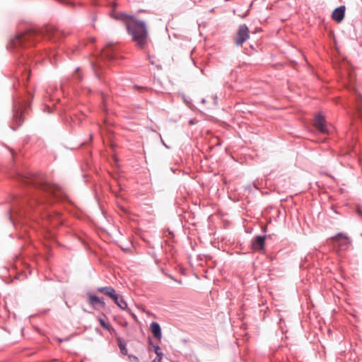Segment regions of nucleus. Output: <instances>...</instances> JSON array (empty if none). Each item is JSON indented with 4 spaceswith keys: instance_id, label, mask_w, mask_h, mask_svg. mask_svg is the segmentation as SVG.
I'll return each instance as SVG.
<instances>
[{
    "instance_id": "22",
    "label": "nucleus",
    "mask_w": 362,
    "mask_h": 362,
    "mask_svg": "<svg viewBox=\"0 0 362 362\" xmlns=\"http://www.w3.org/2000/svg\"><path fill=\"white\" fill-rule=\"evenodd\" d=\"M48 218L52 219V221H54V218H58L60 216V214L59 213L55 214L54 216L51 215V214H48L46 215Z\"/></svg>"
},
{
    "instance_id": "27",
    "label": "nucleus",
    "mask_w": 362,
    "mask_h": 362,
    "mask_svg": "<svg viewBox=\"0 0 362 362\" xmlns=\"http://www.w3.org/2000/svg\"><path fill=\"white\" fill-rule=\"evenodd\" d=\"M94 72H95V74L96 77L98 79H100V76L99 74L97 72V71L95 69H94Z\"/></svg>"
},
{
    "instance_id": "33",
    "label": "nucleus",
    "mask_w": 362,
    "mask_h": 362,
    "mask_svg": "<svg viewBox=\"0 0 362 362\" xmlns=\"http://www.w3.org/2000/svg\"><path fill=\"white\" fill-rule=\"evenodd\" d=\"M148 342L150 344H152V340L151 339H148Z\"/></svg>"
},
{
    "instance_id": "25",
    "label": "nucleus",
    "mask_w": 362,
    "mask_h": 362,
    "mask_svg": "<svg viewBox=\"0 0 362 362\" xmlns=\"http://www.w3.org/2000/svg\"><path fill=\"white\" fill-rule=\"evenodd\" d=\"M32 199L35 203H38L39 204H42V201H40L39 199L36 197V196H33Z\"/></svg>"
},
{
    "instance_id": "4",
    "label": "nucleus",
    "mask_w": 362,
    "mask_h": 362,
    "mask_svg": "<svg viewBox=\"0 0 362 362\" xmlns=\"http://www.w3.org/2000/svg\"><path fill=\"white\" fill-rule=\"evenodd\" d=\"M18 71L21 73V79H18V83H22L23 85L28 82L30 76V66L29 62L31 61L30 57L28 55L25 56L22 54L21 57L18 58Z\"/></svg>"
},
{
    "instance_id": "35",
    "label": "nucleus",
    "mask_w": 362,
    "mask_h": 362,
    "mask_svg": "<svg viewBox=\"0 0 362 362\" xmlns=\"http://www.w3.org/2000/svg\"><path fill=\"white\" fill-rule=\"evenodd\" d=\"M361 235H362V233H361Z\"/></svg>"
},
{
    "instance_id": "3",
    "label": "nucleus",
    "mask_w": 362,
    "mask_h": 362,
    "mask_svg": "<svg viewBox=\"0 0 362 362\" xmlns=\"http://www.w3.org/2000/svg\"><path fill=\"white\" fill-rule=\"evenodd\" d=\"M35 34L32 30L26 31L25 33L18 34L11 40L10 42L11 49L16 52V54L21 52V48L26 47V43L31 44V40L34 38Z\"/></svg>"
},
{
    "instance_id": "10",
    "label": "nucleus",
    "mask_w": 362,
    "mask_h": 362,
    "mask_svg": "<svg viewBox=\"0 0 362 362\" xmlns=\"http://www.w3.org/2000/svg\"><path fill=\"white\" fill-rule=\"evenodd\" d=\"M88 303L93 308L95 305H98V307L103 308L105 307V303L103 298H99L95 295L90 294L88 295Z\"/></svg>"
},
{
    "instance_id": "18",
    "label": "nucleus",
    "mask_w": 362,
    "mask_h": 362,
    "mask_svg": "<svg viewBox=\"0 0 362 362\" xmlns=\"http://www.w3.org/2000/svg\"><path fill=\"white\" fill-rule=\"evenodd\" d=\"M99 322H100V325L106 330H110V329H112V326L107 323L105 320L102 319V318H100L99 319Z\"/></svg>"
},
{
    "instance_id": "23",
    "label": "nucleus",
    "mask_w": 362,
    "mask_h": 362,
    "mask_svg": "<svg viewBox=\"0 0 362 362\" xmlns=\"http://www.w3.org/2000/svg\"><path fill=\"white\" fill-rule=\"evenodd\" d=\"M148 60H149V62L152 64V65H156L158 68H160V66H158L156 64V62L154 60V57H151V55H148Z\"/></svg>"
},
{
    "instance_id": "5",
    "label": "nucleus",
    "mask_w": 362,
    "mask_h": 362,
    "mask_svg": "<svg viewBox=\"0 0 362 362\" xmlns=\"http://www.w3.org/2000/svg\"><path fill=\"white\" fill-rule=\"evenodd\" d=\"M331 241L336 244L339 251H346L350 246L351 241L349 238L343 233H338L330 238Z\"/></svg>"
},
{
    "instance_id": "11",
    "label": "nucleus",
    "mask_w": 362,
    "mask_h": 362,
    "mask_svg": "<svg viewBox=\"0 0 362 362\" xmlns=\"http://www.w3.org/2000/svg\"><path fill=\"white\" fill-rule=\"evenodd\" d=\"M265 245V236L258 235L252 242V247L255 250H262Z\"/></svg>"
},
{
    "instance_id": "13",
    "label": "nucleus",
    "mask_w": 362,
    "mask_h": 362,
    "mask_svg": "<svg viewBox=\"0 0 362 362\" xmlns=\"http://www.w3.org/2000/svg\"><path fill=\"white\" fill-rule=\"evenodd\" d=\"M97 291L104 293L105 295L109 296L110 298H116V291L112 286L98 287L97 288Z\"/></svg>"
},
{
    "instance_id": "14",
    "label": "nucleus",
    "mask_w": 362,
    "mask_h": 362,
    "mask_svg": "<svg viewBox=\"0 0 362 362\" xmlns=\"http://www.w3.org/2000/svg\"><path fill=\"white\" fill-rule=\"evenodd\" d=\"M151 329L155 338L160 340L162 337L161 328L158 322H153L151 323Z\"/></svg>"
},
{
    "instance_id": "21",
    "label": "nucleus",
    "mask_w": 362,
    "mask_h": 362,
    "mask_svg": "<svg viewBox=\"0 0 362 362\" xmlns=\"http://www.w3.org/2000/svg\"><path fill=\"white\" fill-rule=\"evenodd\" d=\"M59 4L75 6V4L69 0H57Z\"/></svg>"
},
{
    "instance_id": "26",
    "label": "nucleus",
    "mask_w": 362,
    "mask_h": 362,
    "mask_svg": "<svg viewBox=\"0 0 362 362\" xmlns=\"http://www.w3.org/2000/svg\"><path fill=\"white\" fill-rule=\"evenodd\" d=\"M161 360H162V356H156V357L151 362H161Z\"/></svg>"
},
{
    "instance_id": "34",
    "label": "nucleus",
    "mask_w": 362,
    "mask_h": 362,
    "mask_svg": "<svg viewBox=\"0 0 362 362\" xmlns=\"http://www.w3.org/2000/svg\"><path fill=\"white\" fill-rule=\"evenodd\" d=\"M47 93L49 94V90H47Z\"/></svg>"
},
{
    "instance_id": "9",
    "label": "nucleus",
    "mask_w": 362,
    "mask_h": 362,
    "mask_svg": "<svg viewBox=\"0 0 362 362\" xmlns=\"http://www.w3.org/2000/svg\"><path fill=\"white\" fill-rule=\"evenodd\" d=\"M345 10V6H339L332 12V18L338 23L341 22L344 18Z\"/></svg>"
},
{
    "instance_id": "29",
    "label": "nucleus",
    "mask_w": 362,
    "mask_h": 362,
    "mask_svg": "<svg viewBox=\"0 0 362 362\" xmlns=\"http://www.w3.org/2000/svg\"><path fill=\"white\" fill-rule=\"evenodd\" d=\"M217 100H218L217 96H215L214 98V105L217 104Z\"/></svg>"
},
{
    "instance_id": "20",
    "label": "nucleus",
    "mask_w": 362,
    "mask_h": 362,
    "mask_svg": "<svg viewBox=\"0 0 362 362\" xmlns=\"http://www.w3.org/2000/svg\"><path fill=\"white\" fill-rule=\"evenodd\" d=\"M74 78L77 79L78 81H81L82 80V76L80 74L79 68L76 69V73L74 74Z\"/></svg>"
},
{
    "instance_id": "17",
    "label": "nucleus",
    "mask_w": 362,
    "mask_h": 362,
    "mask_svg": "<svg viewBox=\"0 0 362 362\" xmlns=\"http://www.w3.org/2000/svg\"><path fill=\"white\" fill-rule=\"evenodd\" d=\"M101 54H102V57L105 59H107V60H113L114 59V56L110 52V51H109L108 49H103Z\"/></svg>"
},
{
    "instance_id": "16",
    "label": "nucleus",
    "mask_w": 362,
    "mask_h": 362,
    "mask_svg": "<svg viewBox=\"0 0 362 362\" xmlns=\"http://www.w3.org/2000/svg\"><path fill=\"white\" fill-rule=\"evenodd\" d=\"M117 341L118 346L120 349L121 353L124 356L127 355L128 353V351H127V345H126V343L124 342V341L121 337H117Z\"/></svg>"
},
{
    "instance_id": "8",
    "label": "nucleus",
    "mask_w": 362,
    "mask_h": 362,
    "mask_svg": "<svg viewBox=\"0 0 362 362\" xmlns=\"http://www.w3.org/2000/svg\"><path fill=\"white\" fill-rule=\"evenodd\" d=\"M315 127L322 134H327L329 132L326 126L325 117L321 114H317L315 115Z\"/></svg>"
},
{
    "instance_id": "30",
    "label": "nucleus",
    "mask_w": 362,
    "mask_h": 362,
    "mask_svg": "<svg viewBox=\"0 0 362 362\" xmlns=\"http://www.w3.org/2000/svg\"><path fill=\"white\" fill-rule=\"evenodd\" d=\"M161 142L166 148H169V147L164 143V141L161 139Z\"/></svg>"
},
{
    "instance_id": "1",
    "label": "nucleus",
    "mask_w": 362,
    "mask_h": 362,
    "mask_svg": "<svg viewBox=\"0 0 362 362\" xmlns=\"http://www.w3.org/2000/svg\"><path fill=\"white\" fill-rule=\"evenodd\" d=\"M112 11L110 16L125 24L127 31L132 36V41L140 49H144L147 45L148 33L146 25L144 21L136 19L134 16L128 15L122 12H117L116 2L112 3Z\"/></svg>"
},
{
    "instance_id": "12",
    "label": "nucleus",
    "mask_w": 362,
    "mask_h": 362,
    "mask_svg": "<svg viewBox=\"0 0 362 362\" xmlns=\"http://www.w3.org/2000/svg\"><path fill=\"white\" fill-rule=\"evenodd\" d=\"M46 31L48 34V37L50 40H57L64 36V33L54 28H47Z\"/></svg>"
},
{
    "instance_id": "7",
    "label": "nucleus",
    "mask_w": 362,
    "mask_h": 362,
    "mask_svg": "<svg viewBox=\"0 0 362 362\" xmlns=\"http://www.w3.org/2000/svg\"><path fill=\"white\" fill-rule=\"evenodd\" d=\"M23 105L20 101H13V121L17 126H20L23 122L22 117Z\"/></svg>"
},
{
    "instance_id": "19",
    "label": "nucleus",
    "mask_w": 362,
    "mask_h": 362,
    "mask_svg": "<svg viewBox=\"0 0 362 362\" xmlns=\"http://www.w3.org/2000/svg\"><path fill=\"white\" fill-rule=\"evenodd\" d=\"M153 351H154L155 354H156V356H163V353H162L161 349L158 345H153Z\"/></svg>"
},
{
    "instance_id": "28",
    "label": "nucleus",
    "mask_w": 362,
    "mask_h": 362,
    "mask_svg": "<svg viewBox=\"0 0 362 362\" xmlns=\"http://www.w3.org/2000/svg\"><path fill=\"white\" fill-rule=\"evenodd\" d=\"M45 111H47V112H51V110H50V107H48V106H47V107H45Z\"/></svg>"
},
{
    "instance_id": "15",
    "label": "nucleus",
    "mask_w": 362,
    "mask_h": 362,
    "mask_svg": "<svg viewBox=\"0 0 362 362\" xmlns=\"http://www.w3.org/2000/svg\"><path fill=\"white\" fill-rule=\"evenodd\" d=\"M112 299L120 309L123 310H127V303L122 296L116 293V298Z\"/></svg>"
},
{
    "instance_id": "31",
    "label": "nucleus",
    "mask_w": 362,
    "mask_h": 362,
    "mask_svg": "<svg viewBox=\"0 0 362 362\" xmlns=\"http://www.w3.org/2000/svg\"><path fill=\"white\" fill-rule=\"evenodd\" d=\"M172 279H173L174 281H175L177 283H178L179 284H182V281H177L175 279H174L173 277H172Z\"/></svg>"
},
{
    "instance_id": "6",
    "label": "nucleus",
    "mask_w": 362,
    "mask_h": 362,
    "mask_svg": "<svg viewBox=\"0 0 362 362\" xmlns=\"http://www.w3.org/2000/svg\"><path fill=\"white\" fill-rule=\"evenodd\" d=\"M250 37L249 28L245 24L239 25L233 40L237 46L242 45Z\"/></svg>"
},
{
    "instance_id": "24",
    "label": "nucleus",
    "mask_w": 362,
    "mask_h": 362,
    "mask_svg": "<svg viewBox=\"0 0 362 362\" xmlns=\"http://www.w3.org/2000/svg\"><path fill=\"white\" fill-rule=\"evenodd\" d=\"M129 358L131 361H136V362H138L139 361V358L138 357L134 356V355H129Z\"/></svg>"
},
{
    "instance_id": "32",
    "label": "nucleus",
    "mask_w": 362,
    "mask_h": 362,
    "mask_svg": "<svg viewBox=\"0 0 362 362\" xmlns=\"http://www.w3.org/2000/svg\"><path fill=\"white\" fill-rule=\"evenodd\" d=\"M202 103H206V100L203 98V99L202 100Z\"/></svg>"
},
{
    "instance_id": "2",
    "label": "nucleus",
    "mask_w": 362,
    "mask_h": 362,
    "mask_svg": "<svg viewBox=\"0 0 362 362\" xmlns=\"http://www.w3.org/2000/svg\"><path fill=\"white\" fill-rule=\"evenodd\" d=\"M19 181L25 186L35 189L39 192L52 195L60 199L64 198L65 192L59 186L51 183L42 174L27 173L18 177Z\"/></svg>"
}]
</instances>
